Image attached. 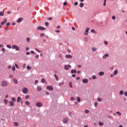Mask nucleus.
<instances>
[{
  "label": "nucleus",
  "mask_w": 127,
  "mask_h": 127,
  "mask_svg": "<svg viewBox=\"0 0 127 127\" xmlns=\"http://www.w3.org/2000/svg\"><path fill=\"white\" fill-rule=\"evenodd\" d=\"M12 49H15L16 51H20V48L18 47L16 45H13L12 46Z\"/></svg>",
  "instance_id": "f257e3e1"
},
{
  "label": "nucleus",
  "mask_w": 127,
  "mask_h": 127,
  "mask_svg": "<svg viewBox=\"0 0 127 127\" xmlns=\"http://www.w3.org/2000/svg\"><path fill=\"white\" fill-rule=\"evenodd\" d=\"M8 85V83H7V82L5 80L2 81L1 83V86L2 87H6Z\"/></svg>",
  "instance_id": "f03ea898"
},
{
  "label": "nucleus",
  "mask_w": 127,
  "mask_h": 127,
  "mask_svg": "<svg viewBox=\"0 0 127 127\" xmlns=\"http://www.w3.org/2000/svg\"><path fill=\"white\" fill-rule=\"evenodd\" d=\"M22 92L24 94H27L28 93V89H27L26 87H25L23 89Z\"/></svg>",
  "instance_id": "7ed1b4c3"
},
{
  "label": "nucleus",
  "mask_w": 127,
  "mask_h": 127,
  "mask_svg": "<svg viewBox=\"0 0 127 127\" xmlns=\"http://www.w3.org/2000/svg\"><path fill=\"white\" fill-rule=\"evenodd\" d=\"M36 107H38V108H41L42 107V103L41 102H38L36 104Z\"/></svg>",
  "instance_id": "20e7f679"
},
{
  "label": "nucleus",
  "mask_w": 127,
  "mask_h": 127,
  "mask_svg": "<svg viewBox=\"0 0 127 127\" xmlns=\"http://www.w3.org/2000/svg\"><path fill=\"white\" fill-rule=\"evenodd\" d=\"M63 122L64 124H67V123L69 122V118H64Z\"/></svg>",
  "instance_id": "39448f33"
},
{
  "label": "nucleus",
  "mask_w": 127,
  "mask_h": 127,
  "mask_svg": "<svg viewBox=\"0 0 127 127\" xmlns=\"http://www.w3.org/2000/svg\"><path fill=\"white\" fill-rule=\"evenodd\" d=\"M47 89L50 91H53V87H52V85L47 86Z\"/></svg>",
  "instance_id": "423d86ee"
},
{
  "label": "nucleus",
  "mask_w": 127,
  "mask_h": 127,
  "mask_svg": "<svg viewBox=\"0 0 127 127\" xmlns=\"http://www.w3.org/2000/svg\"><path fill=\"white\" fill-rule=\"evenodd\" d=\"M38 30H45V28L42 27V26H39L37 27Z\"/></svg>",
  "instance_id": "0eeeda50"
},
{
  "label": "nucleus",
  "mask_w": 127,
  "mask_h": 127,
  "mask_svg": "<svg viewBox=\"0 0 127 127\" xmlns=\"http://www.w3.org/2000/svg\"><path fill=\"white\" fill-rule=\"evenodd\" d=\"M69 68H71L70 65H66L64 66V69H65V70H69Z\"/></svg>",
  "instance_id": "6e6552de"
},
{
  "label": "nucleus",
  "mask_w": 127,
  "mask_h": 127,
  "mask_svg": "<svg viewBox=\"0 0 127 127\" xmlns=\"http://www.w3.org/2000/svg\"><path fill=\"white\" fill-rule=\"evenodd\" d=\"M9 107H10V106H14V102L11 101L9 102Z\"/></svg>",
  "instance_id": "1a4fd4ad"
},
{
  "label": "nucleus",
  "mask_w": 127,
  "mask_h": 127,
  "mask_svg": "<svg viewBox=\"0 0 127 127\" xmlns=\"http://www.w3.org/2000/svg\"><path fill=\"white\" fill-rule=\"evenodd\" d=\"M7 22V19H4L3 22H1V25H3V24H4V23H6Z\"/></svg>",
  "instance_id": "9d476101"
},
{
  "label": "nucleus",
  "mask_w": 127,
  "mask_h": 127,
  "mask_svg": "<svg viewBox=\"0 0 127 127\" xmlns=\"http://www.w3.org/2000/svg\"><path fill=\"white\" fill-rule=\"evenodd\" d=\"M89 30H90V29L89 28H87L86 29V32L84 33L85 35H88V32H89Z\"/></svg>",
  "instance_id": "9b49d317"
},
{
  "label": "nucleus",
  "mask_w": 127,
  "mask_h": 127,
  "mask_svg": "<svg viewBox=\"0 0 127 127\" xmlns=\"http://www.w3.org/2000/svg\"><path fill=\"white\" fill-rule=\"evenodd\" d=\"M71 74H73V73H74V74H76V73H77V70H76V69H71Z\"/></svg>",
  "instance_id": "f8f14e48"
},
{
  "label": "nucleus",
  "mask_w": 127,
  "mask_h": 127,
  "mask_svg": "<svg viewBox=\"0 0 127 127\" xmlns=\"http://www.w3.org/2000/svg\"><path fill=\"white\" fill-rule=\"evenodd\" d=\"M37 91H38L39 92H40L41 91V90H42V88L40 87V86H38L37 87Z\"/></svg>",
  "instance_id": "ddd939ff"
},
{
  "label": "nucleus",
  "mask_w": 127,
  "mask_h": 127,
  "mask_svg": "<svg viewBox=\"0 0 127 127\" xmlns=\"http://www.w3.org/2000/svg\"><path fill=\"white\" fill-rule=\"evenodd\" d=\"M107 57H109V54H106L105 55H104L103 57V59H106Z\"/></svg>",
  "instance_id": "4468645a"
},
{
  "label": "nucleus",
  "mask_w": 127,
  "mask_h": 127,
  "mask_svg": "<svg viewBox=\"0 0 127 127\" xmlns=\"http://www.w3.org/2000/svg\"><path fill=\"white\" fill-rule=\"evenodd\" d=\"M54 76L56 78V81H59V78L58 77V76L56 74H54Z\"/></svg>",
  "instance_id": "2eb2a0df"
},
{
  "label": "nucleus",
  "mask_w": 127,
  "mask_h": 127,
  "mask_svg": "<svg viewBox=\"0 0 127 127\" xmlns=\"http://www.w3.org/2000/svg\"><path fill=\"white\" fill-rule=\"evenodd\" d=\"M20 101H21V97H18L17 99V102H18V103H19L20 102Z\"/></svg>",
  "instance_id": "dca6fc26"
},
{
  "label": "nucleus",
  "mask_w": 127,
  "mask_h": 127,
  "mask_svg": "<svg viewBox=\"0 0 127 127\" xmlns=\"http://www.w3.org/2000/svg\"><path fill=\"white\" fill-rule=\"evenodd\" d=\"M105 74V73L103 71H100L99 73V76H103V75H104Z\"/></svg>",
  "instance_id": "f3484780"
},
{
  "label": "nucleus",
  "mask_w": 127,
  "mask_h": 127,
  "mask_svg": "<svg viewBox=\"0 0 127 127\" xmlns=\"http://www.w3.org/2000/svg\"><path fill=\"white\" fill-rule=\"evenodd\" d=\"M65 58H72V56L70 55H65Z\"/></svg>",
  "instance_id": "a211bd4d"
},
{
  "label": "nucleus",
  "mask_w": 127,
  "mask_h": 127,
  "mask_svg": "<svg viewBox=\"0 0 127 127\" xmlns=\"http://www.w3.org/2000/svg\"><path fill=\"white\" fill-rule=\"evenodd\" d=\"M3 14H4V11H0V16H3Z\"/></svg>",
  "instance_id": "6ab92c4d"
},
{
  "label": "nucleus",
  "mask_w": 127,
  "mask_h": 127,
  "mask_svg": "<svg viewBox=\"0 0 127 127\" xmlns=\"http://www.w3.org/2000/svg\"><path fill=\"white\" fill-rule=\"evenodd\" d=\"M82 82L84 83H88V80L87 79H84L82 80Z\"/></svg>",
  "instance_id": "aec40b11"
},
{
  "label": "nucleus",
  "mask_w": 127,
  "mask_h": 127,
  "mask_svg": "<svg viewBox=\"0 0 127 127\" xmlns=\"http://www.w3.org/2000/svg\"><path fill=\"white\" fill-rule=\"evenodd\" d=\"M22 21V18H19L17 22L19 23L20 22H21Z\"/></svg>",
  "instance_id": "412c9836"
},
{
  "label": "nucleus",
  "mask_w": 127,
  "mask_h": 127,
  "mask_svg": "<svg viewBox=\"0 0 127 127\" xmlns=\"http://www.w3.org/2000/svg\"><path fill=\"white\" fill-rule=\"evenodd\" d=\"M13 81L15 84H17V79H16V78H14L13 79Z\"/></svg>",
  "instance_id": "4be33fe9"
},
{
  "label": "nucleus",
  "mask_w": 127,
  "mask_h": 127,
  "mask_svg": "<svg viewBox=\"0 0 127 127\" xmlns=\"http://www.w3.org/2000/svg\"><path fill=\"white\" fill-rule=\"evenodd\" d=\"M97 48L94 47V48H92V51H93V52H95L97 51Z\"/></svg>",
  "instance_id": "5701e85b"
},
{
  "label": "nucleus",
  "mask_w": 127,
  "mask_h": 127,
  "mask_svg": "<svg viewBox=\"0 0 127 127\" xmlns=\"http://www.w3.org/2000/svg\"><path fill=\"white\" fill-rule=\"evenodd\" d=\"M25 104L27 106H30V103L29 102V101H26V102H25Z\"/></svg>",
  "instance_id": "b1692460"
},
{
  "label": "nucleus",
  "mask_w": 127,
  "mask_h": 127,
  "mask_svg": "<svg viewBox=\"0 0 127 127\" xmlns=\"http://www.w3.org/2000/svg\"><path fill=\"white\" fill-rule=\"evenodd\" d=\"M80 7H83L84 6V3L83 2H80L79 4Z\"/></svg>",
  "instance_id": "393cba45"
},
{
  "label": "nucleus",
  "mask_w": 127,
  "mask_h": 127,
  "mask_svg": "<svg viewBox=\"0 0 127 127\" xmlns=\"http://www.w3.org/2000/svg\"><path fill=\"white\" fill-rule=\"evenodd\" d=\"M11 100H12V102H16V98L13 97V98H11Z\"/></svg>",
  "instance_id": "a878e982"
},
{
  "label": "nucleus",
  "mask_w": 127,
  "mask_h": 127,
  "mask_svg": "<svg viewBox=\"0 0 127 127\" xmlns=\"http://www.w3.org/2000/svg\"><path fill=\"white\" fill-rule=\"evenodd\" d=\"M77 101L78 103H80L81 102V98L79 97H77Z\"/></svg>",
  "instance_id": "bb28decb"
},
{
  "label": "nucleus",
  "mask_w": 127,
  "mask_h": 127,
  "mask_svg": "<svg viewBox=\"0 0 127 127\" xmlns=\"http://www.w3.org/2000/svg\"><path fill=\"white\" fill-rule=\"evenodd\" d=\"M99 126H104V123L101 122V121H100V122H99Z\"/></svg>",
  "instance_id": "cd10ccee"
},
{
  "label": "nucleus",
  "mask_w": 127,
  "mask_h": 127,
  "mask_svg": "<svg viewBox=\"0 0 127 127\" xmlns=\"http://www.w3.org/2000/svg\"><path fill=\"white\" fill-rule=\"evenodd\" d=\"M114 74L115 75L118 74V69H116L114 71Z\"/></svg>",
  "instance_id": "c85d7f7f"
},
{
  "label": "nucleus",
  "mask_w": 127,
  "mask_h": 127,
  "mask_svg": "<svg viewBox=\"0 0 127 127\" xmlns=\"http://www.w3.org/2000/svg\"><path fill=\"white\" fill-rule=\"evenodd\" d=\"M6 47H7V48H9V49H11V46L10 45H6Z\"/></svg>",
  "instance_id": "c756f323"
},
{
  "label": "nucleus",
  "mask_w": 127,
  "mask_h": 127,
  "mask_svg": "<svg viewBox=\"0 0 127 127\" xmlns=\"http://www.w3.org/2000/svg\"><path fill=\"white\" fill-rule=\"evenodd\" d=\"M45 93V95H47V96H48L49 95V92L48 91H44Z\"/></svg>",
  "instance_id": "7c9ffc66"
},
{
  "label": "nucleus",
  "mask_w": 127,
  "mask_h": 127,
  "mask_svg": "<svg viewBox=\"0 0 127 127\" xmlns=\"http://www.w3.org/2000/svg\"><path fill=\"white\" fill-rule=\"evenodd\" d=\"M63 85H64V82H61L59 83L60 87H61V86H63Z\"/></svg>",
  "instance_id": "2f4dec72"
},
{
  "label": "nucleus",
  "mask_w": 127,
  "mask_h": 127,
  "mask_svg": "<svg viewBox=\"0 0 127 127\" xmlns=\"http://www.w3.org/2000/svg\"><path fill=\"white\" fill-rule=\"evenodd\" d=\"M4 104H7V103H8V100H7V99L4 100Z\"/></svg>",
  "instance_id": "473e14b6"
},
{
  "label": "nucleus",
  "mask_w": 127,
  "mask_h": 127,
  "mask_svg": "<svg viewBox=\"0 0 127 127\" xmlns=\"http://www.w3.org/2000/svg\"><path fill=\"white\" fill-rule=\"evenodd\" d=\"M85 114H89V113H90V111H89V110H86L85 111Z\"/></svg>",
  "instance_id": "72a5a7b5"
},
{
  "label": "nucleus",
  "mask_w": 127,
  "mask_h": 127,
  "mask_svg": "<svg viewBox=\"0 0 127 127\" xmlns=\"http://www.w3.org/2000/svg\"><path fill=\"white\" fill-rule=\"evenodd\" d=\"M116 114H117V115H119V116H122V113H121L120 112L117 111L116 112Z\"/></svg>",
  "instance_id": "f704fd0d"
},
{
  "label": "nucleus",
  "mask_w": 127,
  "mask_h": 127,
  "mask_svg": "<svg viewBox=\"0 0 127 127\" xmlns=\"http://www.w3.org/2000/svg\"><path fill=\"white\" fill-rule=\"evenodd\" d=\"M124 94V91L121 90L120 92V95H123Z\"/></svg>",
  "instance_id": "c9c22d12"
},
{
  "label": "nucleus",
  "mask_w": 127,
  "mask_h": 127,
  "mask_svg": "<svg viewBox=\"0 0 127 127\" xmlns=\"http://www.w3.org/2000/svg\"><path fill=\"white\" fill-rule=\"evenodd\" d=\"M27 69H28V70H30V69H31V66L28 65L27 66Z\"/></svg>",
  "instance_id": "e433bc0d"
},
{
  "label": "nucleus",
  "mask_w": 127,
  "mask_h": 127,
  "mask_svg": "<svg viewBox=\"0 0 127 127\" xmlns=\"http://www.w3.org/2000/svg\"><path fill=\"white\" fill-rule=\"evenodd\" d=\"M14 125L15 127H17V126H18V123H17V122H14Z\"/></svg>",
  "instance_id": "4c0bfd02"
},
{
  "label": "nucleus",
  "mask_w": 127,
  "mask_h": 127,
  "mask_svg": "<svg viewBox=\"0 0 127 127\" xmlns=\"http://www.w3.org/2000/svg\"><path fill=\"white\" fill-rule=\"evenodd\" d=\"M12 71H15V66H13L12 67Z\"/></svg>",
  "instance_id": "58836bf2"
},
{
  "label": "nucleus",
  "mask_w": 127,
  "mask_h": 127,
  "mask_svg": "<svg viewBox=\"0 0 127 127\" xmlns=\"http://www.w3.org/2000/svg\"><path fill=\"white\" fill-rule=\"evenodd\" d=\"M41 81H42V83H45V79L43 78Z\"/></svg>",
  "instance_id": "ea45409f"
},
{
  "label": "nucleus",
  "mask_w": 127,
  "mask_h": 127,
  "mask_svg": "<svg viewBox=\"0 0 127 127\" xmlns=\"http://www.w3.org/2000/svg\"><path fill=\"white\" fill-rule=\"evenodd\" d=\"M15 66L17 69H19V66L16 64H15Z\"/></svg>",
  "instance_id": "a19ab883"
},
{
  "label": "nucleus",
  "mask_w": 127,
  "mask_h": 127,
  "mask_svg": "<svg viewBox=\"0 0 127 127\" xmlns=\"http://www.w3.org/2000/svg\"><path fill=\"white\" fill-rule=\"evenodd\" d=\"M69 87H70V88H73V86H72V83H71V82H70V83H69Z\"/></svg>",
  "instance_id": "79ce46f5"
},
{
  "label": "nucleus",
  "mask_w": 127,
  "mask_h": 127,
  "mask_svg": "<svg viewBox=\"0 0 127 127\" xmlns=\"http://www.w3.org/2000/svg\"><path fill=\"white\" fill-rule=\"evenodd\" d=\"M8 77H9V78H13V75L12 74H9Z\"/></svg>",
  "instance_id": "37998d69"
},
{
  "label": "nucleus",
  "mask_w": 127,
  "mask_h": 127,
  "mask_svg": "<svg viewBox=\"0 0 127 127\" xmlns=\"http://www.w3.org/2000/svg\"><path fill=\"white\" fill-rule=\"evenodd\" d=\"M26 100H28V99H29V95H27L25 96Z\"/></svg>",
  "instance_id": "c03bdc74"
},
{
  "label": "nucleus",
  "mask_w": 127,
  "mask_h": 127,
  "mask_svg": "<svg viewBox=\"0 0 127 127\" xmlns=\"http://www.w3.org/2000/svg\"><path fill=\"white\" fill-rule=\"evenodd\" d=\"M97 100L98 102H101L102 101V98H98L97 99Z\"/></svg>",
  "instance_id": "a18cd8bd"
},
{
  "label": "nucleus",
  "mask_w": 127,
  "mask_h": 127,
  "mask_svg": "<svg viewBox=\"0 0 127 127\" xmlns=\"http://www.w3.org/2000/svg\"><path fill=\"white\" fill-rule=\"evenodd\" d=\"M70 100L71 101H75V98L72 97L70 98Z\"/></svg>",
  "instance_id": "49530a36"
},
{
  "label": "nucleus",
  "mask_w": 127,
  "mask_h": 127,
  "mask_svg": "<svg viewBox=\"0 0 127 127\" xmlns=\"http://www.w3.org/2000/svg\"><path fill=\"white\" fill-rule=\"evenodd\" d=\"M94 106L96 107V108H97V106H98V102H95Z\"/></svg>",
  "instance_id": "de8ad7c7"
},
{
  "label": "nucleus",
  "mask_w": 127,
  "mask_h": 127,
  "mask_svg": "<svg viewBox=\"0 0 127 127\" xmlns=\"http://www.w3.org/2000/svg\"><path fill=\"white\" fill-rule=\"evenodd\" d=\"M106 2H107V0H104L103 5L106 6Z\"/></svg>",
  "instance_id": "09e8293b"
},
{
  "label": "nucleus",
  "mask_w": 127,
  "mask_h": 127,
  "mask_svg": "<svg viewBox=\"0 0 127 127\" xmlns=\"http://www.w3.org/2000/svg\"><path fill=\"white\" fill-rule=\"evenodd\" d=\"M35 50L37 51V52H39L40 53L42 52V51H40L38 49H37V48H36Z\"/></svg>",
  "instance_id": "8fccbe9b"
},
{
  "label": "nucleus",
  "mask_w": 127,
  "mask_h": 127,
  "mask_svg": "<svg viewBox=\"0 0 127 127\" xmlns=\"http://www.w3.org/2000/svg\"><path fill=\"white\" fill-rule=\"evenodd\" d=\"M40 36L41 37H44V33H41Z\"/></svg>",
  "instance_id": "3c124183"
},
{
  "label": "nucleus",
  "mask_w": 127,
  "mask_h": 127,
  "mask_svg": "<svg viewBox=\"0 0 127 127\" xmlns=\"http://www.w3.org/2000/svg\"><path fill=\"white\" fill-rule=\"evenodd\" d=\"M108 118H109V119H113V117L111 116H110V115L108 116Z\"/></svg>",
  "instance_id": "603ef678"
},
{
  "label": "nucleus",
  "mask_w": 127,
  "mask_h": 127,
  "mask_svg": "<svg viewBox=\"0 0 127 127\" xmlns=\"http://www.w3.org/2000/svg\"><path fill=\"white\" fill-rule=\"evenodd\" d=\"M30 41V38H27V42H29Z\"/></svg>",
  "instance_id": "864d4df0"
},
{
  "label": "nucleus",
  "mask_w": 127,
  "mask_h": 127,
  "mask_svg": "<svg viewBox=\"0 0 127 127\" xmlns=\"http://www.w3.org/2000/svg\"><path fill=\"white\" fill-rule=\"evenodd\" d=\"M45 24L46 26H48V25H49V23L48 22H46Z\"/></svg>",
  "instance_id": "5fc2aeb1"
},
{
  "label": "nucleus",
  "mask_w": 127,
  "mask_h": 127,
  "mask_svg": "<svg viewBox=\"0 0 127 127\" xmlns=\"http://www.w3.org/2000/svg\"><path fill=\"white\" fill-rule=\"evenodd\" d=\"M1 50H2V52H5V49L2 48V49H1Z\"/></svg>",
  "instance_id": "6e6d98bb"
},
{
  "label": "nucleus",
  "mask_w": 127,
  "mask_h": 127,
  "mask_svg": "<svg viewBox=\"0 0 127 127\" xmlns=\"http://www.w3.org/2000/svg\"><path fill=\"white\" fill-rule=\"evenodd\" d=\"M92 79H97V77L95 75L92 76Z\"/></svg>",
  "instance_id": "4d7b16f0"
},
{
  "label": "nucleus",
  "mask_w": 127,
  "mask_h": 127,
  "mask_svg": "<svg viewBox=\"0 0 127 127\" xmlns=\"http://www.w3.org/2000/svg\"><path fill=\"white\" fill-rule=\"evenodd\" d=\"M112 19H113V20H115V19H116V16H112Z\"/></svg>",
  "instance_id": "13d9d810"
},
{
  "label": "nucleus",
  "mask_w": 127,
  "mask_h": 127,
  "mask_svg": "<svg viewBox=\"0 0 127 127\" xmlns=\"http://www.w3.org/2000/svg\"><path fill=\"white\" fill-rule=\"evenodd\" d=\"M6 25H7V26H9V25H10V23H9V22L7 23H6Z\"/></svg>",
  "instance_id": "bf43d9fd"
},
{
  "label": "nucleus",
  "mask_w": 127,
  "mask_h": 127,
  "mask_svg": "<svg viewBox=\"0 0 127 127\" xmlns=\"http://www.w3.org/2000/svg\"><path fill=\"white\" fill-rule=\"evenodd\" d=\"M91 32H92V33H95V30L92 29V30H91Z\"/></svg>",
  "instance_id": "052dcab7"
},
{
  "label": "nucleus",
  "mask_w": 127,
  "mask_h": 127,
  "mask_svg": "<svg viewBox=\"0 0 127 127\" xmlns=\"http://www.w3.org/2000/svg\"><path fill=\"white\" fill-rule=\"evenodd\" d=\"M48 20H52L53 18L52 17H49L48 18Z\"/></svg>",
  "instance_id": "680f3d73"
},
{
  "label": "nucleus",
  "mask_w": 127,
  "mask_h": 127,
  "mask_svg": "<svg viewBox=\"0 0 127 127\" xmlns=\"http://www.w3.org/2000/svg\"><path fill=\"white\" fill-rule=\"evenodd\" d=\"M69 116H70V117H72V113L71 112H69Z\"/></svg>",
  "instance_id": "e2e57ef3"
},
{
  "label": "nucleus",
  "mask_w": 127,
  "mask_h": 127,
  "mask_svg": "<svg viewBox=\"0 0 127 127\" xmlns=\"http://www.w3.org/2000/svg\"><path fill=\"white\" fill-rule=\"evenodd\" d=\"M104 44H105V45H108V42L105 41L104 42Z\"/></svg>",
  "instance_id": "0e129e2a"
},
{
  "label": "nucleus",
  "mask_w": 127,
  "mask_h": 127,
  "mask_svg": "<svg viewBox=\"0 0 127 127\" xmlns=\"http://www.w3.org/2000/svg\"><path fill=\"white\" fill-rule=\"evenodd\" d=\"M37 83H38V80H36L35 82V84L36 85Z\"/></svg>",
  "instance_id": "69168bd1"
},
{
  "label": "nucleus",
  "mask_w": 127,
  "mask_h": 127,
  "mask_svg": "<svg viewBox=\"0 0 127 127\" xmlns=\"http://www.w3.org/2000/svg\"><path fill=\"white\" fill-rule=\"evenodd\" d=\"M31 53H32V54H35V53H34V51H31Z\"/></svg>",
  "instance_id": "338daca9"
},
{
  "label": "nucleus",
  "mask_w": 127,
  "mask_h": 127,
  "mask_svg": "<svg viewBox=\"0 0 127 127\" xmlns=\"http://www.w3.org/2000/svg\"><path fill=\"white\" fill-rule=\"evenodd\" d=\"M74 5H78V3L77 2H74Z\"/></svg>",
  "instance_id": "774afa93"
}]
</instances>
